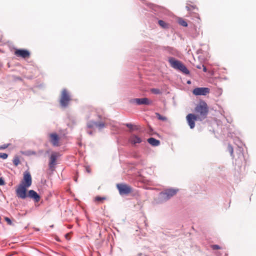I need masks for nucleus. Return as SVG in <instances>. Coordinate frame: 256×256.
Returning a JSON list of instances; mask_svg holds the SVG:
<instances>
[{
  "instance_id": "nucleus-29",
  "label": "nucleus",
  "mask_w": 256,
  "mask_h": 256,
  "mask_svg": "<svg viewBox=\"0 0 256 256\" xmlns=\"http://www.w3.org/2000/svg\"><path fill=\"white\" fill-rule=\"evenodd\" d=\"M9 145V144H4L3 145L0 146V150H4L8 148Z\"/></svg>"
},
{
  "instance_id": "nucleus-30",
  "label": "nucleus",
  "mask_w": 256,
  "mask_h": 256,
  "mask_svg": "<svg viewBox=\"0 0 256 256\" xmlns=\"http://www.w3.org/2000/svg\"><path fill=\"white\" fill-rule=\"evenodd\" d=\"M228 150L230 151L231 155H232V154H233V148H232V147L230 145H228Z\"/></svg>"
},
{
  "instance_id": "nucleus-16",
  "label": "nucleus",
  "mask_w": 256,
  "mask_h": 256,
  "mask_svg": "<svg viewBox=\"0 0 256 256\" xmlns=\"http://www.w3.org/2000/svg\"><path fill=\"white\" fill-rule=\"evenodd\" d=\"M129 141L131 144H136L140 143L142 140L141 138L135 134H132L130 138Z\"/></svg>"
},
{
  "instance_id": "nucleus-38",
  "label": "nucleus",
  "mask_w": 256,
  "mask_h": 256,
  "mask_svg": "<svg viewBox=\"0 0 256 256\" xmlns=\"http://www.w3.org/2000/svg\"><path fill=\"white\" fill-rule=\"evenodd\" d=\"M68 236H69V234H66V236H66V238H68Z\"/></svg>"
},
{
  "instance_id": "nucleus-10",
  "label": "nucleus",
  "mask_w": 256,
  "mask_h": 256,
  "mask_svg": "<svg viewBox=\"0 0 256 256\" xmlns=\"http://www.w3.org/2000/svg\"><path fill=\"white\" fill-rule=\"evenodd\" d=\"M28 188L20 184L16 190V196L20 198L24 199L26 198V188Z\"/></svg>"
},
{
  "instance_id": "nucleus-19",
  "label": "nucleus",
  "mask_w": 256,
  "mask_h": 256,
  "mask_svg": "<svg viewBox=\"0 0 256 256\" xmlns=\"http://www.w3.org/2000/svg\"><path fill=\"white\" fill-rule=\"evenodd\" d=\"M106 199V198L105 197H100V196H96L94 198V200L96 202H102L104 200Z\"/></svg>"
},
{
  "instance_id": "nucleus-11",
  "label": "nucleus",
  "mask_w": 256,
  "mask_h": 256,
  "mask_svg": "<svg viewBox=\"0 0 256 256\" xmlns=\"http://www.w3.org/2000/svg\"><path fill=\"white\" fill-rule=\"evenodd\" d=\"M210 92L208 88H196L193 90L192 94L195 96H206Z\"/></svg>"
},
{
  "instance_id": "nucleus-5",
  "label": "nucleus",
  "mask_w": 256,
  "mask_h": 256,
  "mask_svg": "<svg viewBox=\"0 0 256 256\" xmlns=\"http://www.w3.org/2000/svg\"><path fill=\"white\" fill-rule=\"evenodd\" d=\"M70 100V97L67 90L66 89L62 90L60 101V106L63 108L66 107Z\"/></svg>"
},
{
  "instance_id": "nucleus-23",
  "label": "nucleus",
  "mask_w": 256,
  "mask_h": 256,
  "mask_svg": "<svg viewBox=\"0 0 256 256\" xmlns=\"http://www.w3.org/2000/svg\"><path fill=\"white\" fill-rule=\"evenodd\" d=\"M105 126V124L103 122H96V127H98L99 129H102Z\"/></svg>"
},
{
  "instance_id": "nucleus-9",
  "label": "nucleus",
  "mask_w": 256,
  "mask_h": 256,
  "mask_svg": "<svg viewBox=\"0 0 256 256\" xmlns=\"http://www.w3.org/2000/svg\"><path fill=\"white\" fill-rule=\"evenodd\" d=\"M49 140L52 145L54 146H60V137L56 132L50 133L48 134Z\"/></svg>"
},
{
  "instance_id": "nucleus-13",
  "label": "nucleus",
  "mask_w": 256,
  "mask_h": 256,
  "mask_svg": "<svg viewBox=\"0 0 256 256\" xmlns=\"http://www.w3.org/2000/svg\"><path fill=\"white\" fill-rule=\"evenodd\" d=\"M186 120L190 128H194L195 126V121L198 120L197 116L192 114H189L186 116Z\"/></svg>"
},
{
  "instance_id": "nucleus-37",
  "label": "nucleus",
  "mask_w": 256,
  "mask_h": 256,
  "mask_svg": "<svg viewBox=\"0 0 256 256\" xmlns=\"http://www.w3.org/2000/svg\"><path fill=\"white\" fill-rule=\"evenodd\" d=\"M196 67L198 68V69H200L202 68V66L200 65H198L196 66Z\"/></svg>"
},
{
  "instance_id": "nucleus-14",
  "label": "nucleus",
  "mask_w": 256,
  "mask_h": 256,
  "mask_svg": "<svg viewBox=\"0 0 256 256\" xmlns=\"http://www.w3.org/2000/svg\"><path fill=\"white\" fill-rule=\"evenodd\" d=\"M59 154L58 152H52L50 156V160L49 162V166L50 168L52 169L56 164V160Z\"/></svg>"
},
{
  "instance_id": "nucleus-40",
  "label": "nucleus",
  "mask_w": 256,
  "mask_h": 256,
  "mask_svg": "<svg viewBox=\"0 0 256 256\" xmlns=\"http://www.w3.org/2000/svg\"><path fill=\"white\" fill-rule=\"evenodd\" d=\"M98 117L101 118V116L100 115H98Z\"/></svg>"
},
{
  "instance_id": "nucleus-20",
  "label": "nucleus",
  "mask_w": 256,
  "mask_h": 256,
  "mask_svg": "<svg viewBox=\"0 0 256 256\" xmlns=\"http://www.w3.org/2000/svg\"><path fill=\"white\" fill-rule=\"evenodd\" d=\"M178 23L180 24L183 26L186 27L188 26V24L182 18H180L178 20Z\"/></svg>"
},
{
  "instance_id": "nucleus-18",
  "label": "nucleus",
  "mask_w": 256,
  "mask_h": 256,
  "mask_svg": "<svg viewBox=\"0 0 256 256\" xmlns=\"http://www.w3.org/2000/svg\"><path fill=\"white\" fill-rule=\"evenodd\" d=\"M96 122L94 121H90L87 124V126L88 128H93L94 126H96Z\"/></svg>"
},
{
  "instance_id": "nucleus-28",
  "label": "nucleus",
  "mask_w": 256,
  "mask_h": 256,
  "mask_svg": "<svg viewBox=\"0 0 256 256\" xmlns=\"http://www.w3.org/2000/svg\"><path fill=\"white\" fill-rule=\"evenodd\" d=\"M210 246L211 248L214 250H219L221 248L217 244L212 245Z\"/></svg>"
},
{
  "instance_id": "nucleus-17",
  "label": "nucleus",
  "mask_w": 256,
  "mask_h": 256,
  "mask_svg": "<svg viewBox=\"0 0 256 256\" xmlns=\"http://www.w3.org/2000/svg\"><path fill=\"white\" fill-rule=\"evenodd\" d=\"M148 142L152 146H158L160 144V142L153 138H149L148 140Z\"/></svg>"
},
{
  "instance_id": "nucleus-4",
  "label": "nucleus",
  "mask_w": 256,
  "mask_h": 256,
  "mask_svg": "<svg viewBox=\"0 0 256 256\" xmlns=\"http://www.w3.org/2000/svg\"><path fill=\"white\" fill-rule=\"evenodd\" d=\"M168 62L170 66L174 69L178 70L185 74H188L189 70L186 66L180 61L172 57L168 58Z\"/></svg>"
},
{
  "instance_id": "nucleus-27",
  "label": "nucleus",
  "mask_w": 256,
  "mask_h": 256,
  "mask_svg": "<svg viewBox=\"0 0 256 256\" xmlns=\"http://www.w3.org/2000/svg\"><path fill=\"white\" fill-rule=\"evenodd\" d=\"M8 156V155L6 153L0 152V158L4 160L6 159Z\"/></svg>"
},
{
  "instance_id": "nucleus-3",
  "label": "nucleus",
  "mask_w": 256,
  "mask_h": 256,
  "mask_svg": "<svg viewBox=\"0 0 256 256\" xmlns=\"http://www.w3.org/2000/svg\"><path fill=\"white\" fill-rule=\"evenodd\" d=\"M168 62L170 66L174 69L178 70L185 74H188L189 70L186 66L180 61L172 57L168 58Z\"/></svg>"
},
{
  "instance_id": "nucleus-39",
  "label": "nucleus",
  "mask_w": 256,
  "mask_h": 256,
  "mask_svg": "<svg viewBox=\"0 0 256 256\" xmlns=\"http://www.w3.org/2000/svg\"><path fill=\"white\" fill-rule=\"evenodd\" d=\"M188 84H190V81H188Z\"/></svg>"
},
{
  "instance_id": "nucleus-22",
  "label": "nucleus",
  "mask_w": 256,
  "mask_h": 256,
  "mask_svg": "<svg viewBox=\"0 0 256 256\" xmlns=\"http://www.w3.org/2000/svg\"><path fill=\"white\" fill-rule=\"evenodd\" d=\"M156 114L158 120H162V121H166L167 120V118L166 117L161 116L158 113H156Z\"/></svg>"
},
{
  "instance_id": "nucleus-34",
  "label": "nucleus",
  "mask_w": 256,
  "mask_h": 256,
  "mask_svg": "<svg viewBox=\"0 0 256 256\" xmlns=\"http://www.w3.org/2000/svg\"><path fill=\"white\" fill-rule=\"evenodd\" d=\"M140 129V126H134V127H133L132 130H138Z\"/></svg>"
},
{
  "instance_id": "nucleus-26",
  "label": "nucleus",
  "mask_w": 256,
  "mask_h": 256,
  "mask_svg": "<svg viewBox=\"0 0 256 256\" xmlns=\"http://www.w3.org/2000/svg\"><path fill=\"white\" fill-rule=\"evenodd\" d=\"M158 23L159 25L162 28H165L166 26V22L162 20H159L158 21Z\"/></svg>"
},
{
  "instance_id": "nucleus-21",
  "label": "nucleus",
  "mask_w": 256,
  "mask_h": 256,
  "mask_svg": "<svg viewBox=\"0 0 256 256\" xmlns=\"http://www.w3.org/2000/svg\"><path fill=\"white\" fill-rule=\"evenodd\" d=\"M13 163L15 166H18L20 164V160L18 156H15L14 158Z\"/></svg>"
},
{
  "instance_id": "nucleus-8",
  "label": "nucleus",
  "mask_w": 256,
  "mask_h": 256,
  "mask_svg": "<svg viewBox=\"0 0 256 256\" xmlns=\"http://www.w3.org/2000/svg\"><path fill=\"white\" fill-rule=\"evenodd\" d=\"M14 54L18 58H28L30 57V52L27 50L24 49H16Z\"/></svg>"
},
{
  "instance_id": "nucleus-24",
  "label": "nucleus",
  "mask_w": 256,
  "mask_h": 256,
  "mask_svg": "<svg viewBox=\"0 0 256 256\" xmlns=\"http://www.w3.org/2000/svg\"><path fill=\"white\" fill-rule=\"evenodd\" d=\"M4 220L7 222V224L10 226H13L14 224L12 222V220L8 217H4Z\"/></svg>"
},
{
  "instance_id": "nucleus-15",
  "label": "nucleus",
  "mask_w": 256,
  "mask_h": 256,
  "mask_svg": "<svg viewBox=\"0 0 256 256\" xmlns=\"http://www.w3.org/2000/svg\"><path fill=\"white\" fill-rule=\"evenodd\" d=\"M28 196L33 198L36 202H39L40 199V196L34 190L28 191Z\"/></svg>"
},
{
  "instance_id": "nucleus-7",
  "label": "nucleus",
  "mask_w": 256,
  "mask_h": 256,
  "mask_svg": "<svg viewBox=\"0 0 256 256\" xmlns=\"http://www.w3.org/2000/svg\"><path fill=\"white\" fill-rule=\"evenodd\" d=\"M32 178L30 174L28 171H26L24 173L23 179L20 184L29 188L32 185Z\"/></svg>"
},
{
  "instance_id": "nucleus-1",
  "label": "nucleus",
  "mask_w": 256,
  "mask_h": 256,
  "mask_svg": "<svg viewBox=\"0 0 256 256\" xmlns=\"http://www.w3.org/2000/svg\"><path fill=\"white\" fill-rule=\"evenodd\" d=\"M208 110V106L204 100H200L194 108V112L199 121H202L207 117Z\"/></svg>"
},
{
  "instance_id": "nucleus-35",
  "label": "nucleus",
  "mask_w": 256,
  "mask_h": 256,
  "mask_svg": "<svg viewBox=\"0 0 256 256\" xmlns=\"http://www.w3.org/2000/svg\"><path fill=\"white\" fill-rule=\"evenodd\" d=\"M190 7H192L193 8H195V6H186V8L187 9V10H190Z\"/></svg>"
},
{
  "instance_id": "nucleus-2",
  "label": "nucleus",
  "mask_w": 256,
  "mask_h": 256,
  "mask_svg": "<svg viewBox=\"0 0 256 256\" xmlns=\"http://www.w3.org/2000/svg\"><path fill=\"white\" fill-rule=\"evenodd\" d=\"M178 190L176 188H168L160 192L158 198L156 199L157 204L165 202L171 198L175 196L178 192Z\"/></svg>"
},
{
  "instance_id": "nucleus-36",
  "label": "nucleus",
  "mask_w": 256,
  "mask_h": 256,
  "mask_svg": "<svg viewBox=\"0 0 256 256\" xmlns=\"http://www.w3.org/2000/svg\"><path fill=\"white\" fill-rule=\"evenodd\" d=\"M202 68H203V71H204V72H206V71H207V69H206V66H204V65H202Z\"/></svg>"
},
{
  "instance_id": "nucleus-32",
  "label": "nucleus",
  "mask_w": 256,
  "mask_h": 256,
  "mask_svg": "<svg viewBox=\"0 0 256 256\" xmlns=\"http://www.w3.org/2000/svg\"><path fill=\"white\" fill-rule=\"evenodd\" d=\"M85 168H86V172L88 173H90L91 172V169H90V168L89 166H86L85 167Z\"/></svg>"
},
{
  "instance_id": "nucleus-33",
  "label": "nucleus",
  "mask_w": 256,
  "mask_h": 256,
  "mask_svg": "<svg viewBox=\"0 0 256 256\" xmlns=\"http://www.w3.org/2000/svg\"><path fill=\"white\" fill-rule=\"evenodd\" d=\"M5 184V182L2 178H0V186H4Z\"/></svg>"
},
{
  "instance_id": "nucleus-25",
  "label": "nucleus",
  "mask_w": 256,
  "mask_h": 256,
  "mask_svg": "<svg viewBox=\"0 0 256 256\" xmlns=\"http://www.w3.org/2000/svg\"><path fill=\"white\" fill-rule=\"evenodd\" d=\"M150 92L154 94H161L160 90L158 88H152Z\"/></svg>"
},
{
  "instance_id": "nucleus-12",
  "label": "nucleus",
  "mask_w": 256,
  "mask_h": 256,
  "mask_svg": "<svg viewBox=\"0 0 256 256\" xmlns=\"http://www.w3.org/2000/svg\"><path fill=\"white\" fill-rule=\"evenodd\" d=\"M131 103H136L138 105H150L152 104V101L148 98H134L130 100Z\"/></svg>"
},
{
  "instance_id": "nucleus-6",
  "label": "nucleus",
  "mask_w": 256,
  "mask_h": 256,
  "mask_svg": "<svg viewBox=\"0 0 256 256\" xmlns=\"http://www.w3.org/2000/svg\"><path fill=\"white\" fill-rule=\"evenodd\" d=\"M116 188L120 195H128L132 192V188L125 184H118Z\"/></svg>"
},
{
  "instance_id": "nucleus-31",
  "label": "nucleus",
  "mask_w": 256,
  "mask_h": 256,
  "mask_svg": "<svg viewBox=\"0 0 256 256\" xmlns=\"http://www.w3.org/2000/svg\"><path fill=\"white\" fill-rule=\"evenodd\" d=\"M126 126L132 130L133 127H134V126L131 124H126Z\"/></svg>"
}]
</instances>
